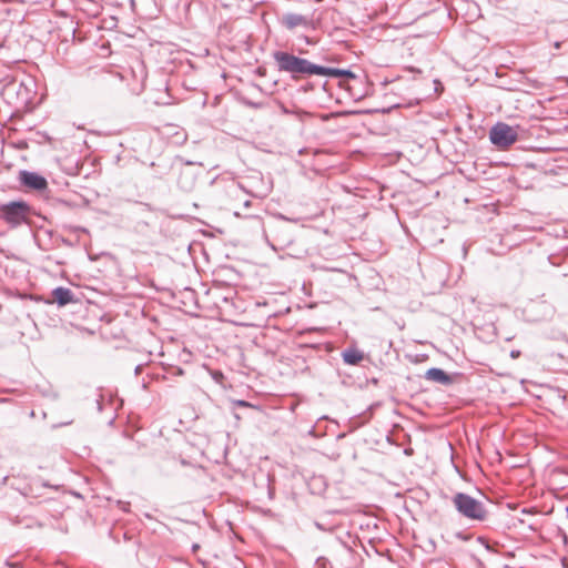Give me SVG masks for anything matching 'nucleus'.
Here are the masks:
<instances>
[{
	"mask_svg": "<svg viewBox=\"0 0 568 568\" xmlns=\"http://www.w3.org/2000/svg\"><path fill=\"white\" fill-rule=\"evenodd\" d=\"M280 72L288 73L293 80L316 75L318 64L287 51L276 50L272 53Z\"/></svg>",
	"mask_w": 568,
	"mask_h": 568,
	"instance_id": "obj_1",
	"label": "nucleus"
},
{
	"mask_svg": "<svg viewBox=\"0 0 568 568\" xmlns=\"http://www.w3.org/2000/svg\"><path fill=\"white\" fill-rule=\"evenodd\" d=\"M33 214V207L23 200H13L0 204V220L11 229H17L23 224L30 225Z\"/></svg>",
	"mask_w": 568,
	"mask_h": 568,
	"instance_id": "obj_2",
	"label": "nucleus"
},
{
	"mask_svg": "<svg viewBox=\"0 0 568 568\" xmlns=\"http://www.w3.org/2000/svg\"><path fill=\"white\" fill-rule=\"evenodd\" d=\"M453 504L458 514L469 520L484 521L487 518L488 513L485 505L466 493H456Z\"/></svg>",
	"mask_w": 568,
	"mask_h": 568,
	"instance_id": "obj_3",
	"label": "nucleus"
},
{
	"mask_svg": "<svg viewBox=\"0 0 568 568\" xmlns=\"http://www.w3.org/2000/svg\"><path fill=\"white\" fill-rule=\"evenodd\" d=\"M489 140L498 149L506 150L518 140V130L505 122H497L489 130Z\"/></svg>",
	"mask_w": 568,
	"mask_h": 568,
	"instance_id": "obj_4",
	"label": "nucleus"
},
{
	"mask_svg": "<svg viewBox=\"0 0 568 568\" xmlns=\"http://www.w3.org/2000/svg\"><path fill=\"white\" fill-rule=\"evenodd\" d=\"M20 184L31 191H44L48 189L47 179L38 172L21 170L18 178Z\"/></svg>",
	"mask_w": 568,
	"mask_h": 568,
	"instance_id": "obj_5",
	"label": "nucleus"
},
{
	"mask_svg": "<svg viewBox=\"0 0 568 568\" xmlns=\"http://www.w3.org/2000/svg\"><path fill=\"white\" fill-rule=\"evenodd\" d=\"M316 75L342 80L356 79V74L351 69H339L334 67H324L320 64L317 67Z\"/></svg>",
	"mask_w": 568,
	"mask_h": 568,
	"instance_id": "obj_6",
	"label": "nucleus"
},
{
	"mask_svg": "<svg viewBox=\"0 0 568 568\" xmlns=\"http://www.w3.org/2000/svg\"><path fill=\"white\" fill-rule=\"evenodd\" d=\"M51 297L59 307H63L68 304L78 302V298L75 297L72 290L64 286H58L53 288L51 291Z\"/></svg>",
	"mask_w": 568,
	"mask_h": 568,
	"instance_id": "obj_7",
	"label": "nucleus"
},
{
	"mask_svg": "<svg viewBox=\"0 0 568 568\" xmlns=\"http://www.w3.org/2000/svg\"><path fill=\"white\" fill-rule=\"evenodd\" d=\"M425 378L442 385L452 383V377L442 368L432 367L425 373Z\"/></svg>",
	"mask_w": 568,
	"mask_h": 568,
	"instance_id": "obj_8",
	"label": "nucleus"
},
{
	"mask_svg": "<svg viewBox=\"0 0 568 568\" xmlns=\"http://www.w3.org/2000/svg\"><path fill=\"white\" fill-rule=\"evenodd\" d=\"M283 24L292 30L298 26H307V18L298 13H286L282 20Z\"/></svg>",
	"mask_w": 568,
	"mask_h": 568,
	"instance_id": "obj_9",
	"label": "nucleus"
},
{
	"mask_svg": "<svg viewBox=\"0 0 568 568\" xmlns=\"http://www.w3.org/2000/svg\"><path fill=\"white\" fill-rule=\"evenodd\" d=\"M342 357L345 364L357 365L364 358V354L355 347H349L343 351Z\"/></svg>",
	"mask_w": 568,
	"mask_h": 568,
	"instance_id": "obj_10",
	"label": "nucleus"
},
{
	"mask_svg": "<svg viewBox=\"0 0 568 568\" xmlns=\"http://www.w3.org/2000/svg\"><path fill=\"white\" fill-rule=\"evenodd\" d=\"M118 506L124 513H129L130 511V503L129 501L119 500L118 501Z\"/></svg>",
	"mask_w": 568,
	"mask_h": 568,
	"instance_id": "obj_11",
	"label": "nucleus"
},
{
	"mask_svg": "<svg viewBox=\"0 0 568 568\" xmlns=\"http://www.w3.org/2000/svg\"><path fill=\"white\" fill-rule=\"evenodd\" d=\"M233 404L239 407H253V405L244 399L234 400Z\"/></svg>",
	"mask_w": 568,
	"mask_h": 568,
	"instance_id": "obj_12",
	"label": "nucleus"
},
{
	"mask_svg": "<svg viewBox=\"0 0 568 568\" xmlns=\"http://www.w3.org/2000/svg\"><path fill=\"white\" fill-rule=\"evenodd\" d=\"M327 562H328V560H327L325 557H318V558L316 559V565H317L320 568H325Z\"/></svg>",
	"mask_w": 568,
	"mask_h": 568,
	"instance_id": "obj_13",
	"label": "nucleus"
},
{
	"mask_svg": "<svg viewBox=\"0 0 568 568\" xmlns=\"http://www.w3.org/2000/svg\"><path fill=\"white\" fill-rule=\"evenodd\" d=\"M405 71L407 73H410L413 75V79H415L417 74L422 73V71L419 69H415V68H408V69H405Z\"/></svg>",
	"mask_w": 568,
	"mask_h": 568,
	"instance_id": "obj_14",
	"label": "nucleus"
},
{
	"mask_svg": "<svg viewBox=\"0 0 568 568\" xmlns=\"http://www.w3.org/2000/svg\"><path fill=\"white\" fill-rule=\"evenodd\" d=\"M58 205H60L62 207H72L73 206L71 202L63 200V199L58 200Z\"/></svg>",
	"mask_w": 568,
	"mask_h": 568,
	"instance_id": "obj_15",
	"label": "nucleus"
},
{
	"mask_svg": "<svg viewBox=\"0 0 568 568\" xmlns=\"http://www.w3.org/2000/svg\"><path fill=\"white\" fill-rule=\"evenodd\" d=\"M97 408L99 412L103 408V397L100 395L99 398L95 399Z\"/></svg>",
	"mask_w": 568,
	"mask_h": 568,
	"instance_id": "obj_16",
	"label": "nucleus"
},
{
	"mask_svg": "<svg viewBox=\"0 0 568 568\" xmlns=\"http://www.w3.org/2000/svg\"><path fill=\"white\" fill-rule=\"evenodd\" d=\"M478 541H479L480 544H483L487 550H489V551H491V550H493V549H491V547L489 546V544L487 542V540H486L485 538H483V537H478Z\"/></svg>",
	"mask_w": 568,
	"mask_h": 568,
	"instance_id": "obj_17",
	"label": "nucleus"
},
{
	"mask_svg": "<svg viewBox=\"0 0 568 568\" xmlns=\"http://www.w3.org/2000/svg\"><path fill=\"white\" fill-rule=\"evenodd\" d=\"M303 90H304L305 92L311 91V90H314V83H312V82H307V83L303 87Z\"/></svg>",
	"mask_w": 568,
	"mask_h": 568,
	"instance_id": "obj_18",
	"label": "nucleus"
},
{
	"mask_svg": "<svg viewBox=\"0 0 568 568\" xmlns=\"http://www.w3.org/2000/svg\"><path fill=\"white\" fill-rule=\"evenodd\" d=\"M395 427L396 425L393 424V439H392V443H393V446H396V448L400 449V445H397L396 442H395Z\"/></svg>",
	"mask_w": 568,
	"mask_h": 568,
	"instance_id": "obj_19",
	"label": "nucleus"
},
{
	"mask_svg": "<svg viewBox=\"0 0 568 568\" xmlns=\"http://www.w3.org/2000/svg\"><path fill=\"white\" fill-rule=\"evenodd\" d=\"M142 369H143V364H139L135 366L134 368V374L138 376L142 373Z\"/></svg>",
	"mask_w": 568,
	"mask_h": 568,
	"instance_id": "obj_20",
	"label": "nucleus"
},
{
	"mask_svg": "<svg viewBox=\"0 0 568 568\" xmlns=\"http://www.w3.org/2000/svg\"><path fill=\"white\" fill-rule=\"evenodd\" d=\"M277 217H278L280 220H283V221H291V222H296V221H297V220L290 219V217H287V216L283 215V214H281V213H280V214H277Z\"/></svg>",
	"mask_w": 568,
	"mask_h": 568,
	"instance_id": "obj_21",
	"label": "nucleus"
},
{
	"mask_svg": "<svg viewBox=\"0 0 568 568\" xmlns=\"http://www.w3.org/2000/svg\"><path fill=\"white\" fill-rule=\"evenodd\" d=\"M247 104H248L250 106H252V108H255V109H258V108H261V105H262L261 103H256V102H248Z\"/></svg>",
	"mask_w": 568,
	"mask_h": 568,
	"instance_id": "obj_22",
	"label": "nucleus"
},
{
	"mask_svg": "<svg viewBox=\"0 0 568 568\" xmlns=\"http://www.w3.org/2000/svg\"><path fill=\"white\" fill-rule=\"evenodd\" d=\"M519 354H520V352H519V351H511V352H510V356H511L513 358H517V357L519 356Z\"/></svg>",
	"mask_w": 568,
	"mask_h": 568,
	"instance_id": "obj_23",
	"label": "nucleus"
},
{
	"mask_svg": "<svg viewBox=\"0 0 568 568\" xmlns=\"http://www.w3.org/2000/svg\"><path fill=\"white\" fill-rule=\"evenodd\" d=\"M282 112L284 114H292L293 112L291 110H288L286 106L282 105Z\"/></svg>",
	"mask_w": 568,
	"mask_h": 568,
	"instance_id": "obj_24",
	"label": "nucleus"
},
{
	"mask_svg": "<svg viewBox=\"0 0 568 568\" xmlns=\"http://www.w3.org/2000/svg\"><path fill=\"white\" fill-rule=\"evenodd\" d=\"M402 452H403L404 455H412L413 449L412 448H404Z\"/></svg>",
	"mask_w": 568,
	"mask_h": 568,
	"instance_id": "obj_25",
	"label": "nucleus"
},
{
	"mask_svg": "<svg viewBox=\"0 0 568 568\" xmlns=\"http://www.w3.org/2000/svg\"><path fill=\"white\" fill-rule=\"evenodd\" d=\"M385 439L390 444V429L386 432Z\"/></svg>",
	"mask_w": 568,
	"mask_h": 568,
	"instance_id": "obj_26",
	"label": "nucleus"
},
{
	"mask_svg": "<svg viewBox=\"0 0 568 568\" xmlns=\"http://www.w3.org/2000/svg\"><path fill=\"white\" fill-rule=\"evenodd\" d=\"M214 379H217L219 377H223V374L221 372H215L213 375Z\"/></svg>",
	"mask_w": 568,
	"mask_h": 568,
	"instance_id": "obj_27",
	"label": "nucleus"
},
{
	"mask_svg": "<svg viewBox=\"0 0 568 568\" xmlns=\"http://www.w3.org/2000/svg\"><path fill=\"white\" fill-rule=\"evenodd\" d=\"M308 434L314 436L315 435V426H312L311 429L308 430Z\"/></svg>",
	"mask_w": 568,
	"mask_h": 568,
	"instance_id": "obj_28",
	"label": "nucleus"
},
{
	"mask_svg": "<svg viewBox=\"0 0 568 568\" xmlns=\"http://www.w3.org/2000/svg\"><path fill=\"white\" fill-rule=\"evenodd\" d=\"M554 47H555V49H559V48L561 47V42L556 41V42L554 43Z\"/></svg>",
	"mask_w": 568,
	"mask_h": 568,
	"instance_id": "obj_29",
	"label": "nucleus"
},
{
	"mask_svg": "<svg viewBox=\"0 0 568 568\" xmlns=\"http://www.w3.org/2000/svg\"><path fill=\"white\" fill-rule=\"evenodd\" d=\"M382 112H384V113H389V112H390V106H388V108H384V109L382 110Z\"/></svg>",
	"mask_w": 568,
	"mask_h": 568,
	"instance_id": "obj_30",
	"label": "nucleus"
},
{
	"mask_svg": "<svg viewBox=\"0 0 568 568\" xmlns=\"http://www.w3.org/2000/svg\"><path fill=\"white\" fill-rule=\"evenodd\" d=\"M199 548H200V546H199L197 544H194V545L192 546V550H193V551H196Z\"/></svg>",
	"mask_w": 568,
	"mask_h": 568,
	"instance_id": "obj_31",
	"label": "nucleus"
},
{
	"mask_svg": "<svg viewBox=\"0 0 568 568\" xmlns=\"http://www.w3.org/2000/svg\"><path fill=\"white\" fill-rule=\"evenodd\" d=\"M385 554L387 555V558L390 559V550L388 548L385 549Z\"/></svg>",
	"mask_w": 568,
	"mask_h": 568,
	"instance_id": "obj_32",
	"label": "nucleus"
},
{
	"mask_svg": "<svg viewBox=\"0 0 568 568\" xmlns=\"http://www.w3.org/2000/svg\"><path fill=\"white\" fill-rule=\"evenodd\" d=\"M245 207H248L251 205V201L246 200L243 204Z\"/></svg>",
	"mask_w": 568,
	"mask_h": 568,
	"instance_id": "obj_33",
	"label": "nucleus"
},
{
	"mask_svg": "<svg viewBox=\"0 0 568 568\" xmlns=\"http://www.w3.org/2000/svg\"><path fill=\"white\" fill-rule=\"evenodd\" d=\"M29 416H30L31 418L36 417V412H34V410H31V412L29 413Z\"/></svg>",
	"mask_w": 568,
	"mask_h": 568,
	"instance_id": "obj_34",
	"label": "nucleus"
},
{
	"mask_svg": "<svg viewBox=\"0 0 568 568\" xmlns=\"http://www.w3.org/2000/svg\"><path fill=\"white\" fill-rule=\"evenodd\" d=\"M144 517L148 518V519H152L153 518L149 513H145Z\"/></svg>",
	"mask_w": 568,
	"mask_h": 568,
	"instance_id": "obj_35",
	"label": "nucleus"
},
{
	"mask_svg": "<svg viewBox=\"0 0 568 568\" xmlns=\"http://www.w3.org/2000/svg\"><path fill=\"white\" fill-rule=\"evenodd\" d=\"M70 423H63V424H60V426H63V425H69ZM59 427V425H53V428H57Z\"/></svg>",
	"mask_w": 568,
	"mask_h": 568,
	"instance_id": "obj_36",
	"label": "nucleus"
},
{
	"mask_svg": "<svg viewBox=\"0 0 568 568\" xmlns=\"http://www.w3.org/2000/svg\"><path fill=\"white\" fill-rule=\"evenodd\" d=\"M402 78H403V75H397L396 78H393V82L396 81V80H399Z\"/></svg>",
	"mask_w": 568,
	"mask_h": 568,
	"instance_id": "obj_37",
	"label": "nucleus"
},
{
	"mask_svg": "<svg viewBox=\"0 0 568 568\" xmlns=\"http://www.w3.org/2000/svg\"><path fill=\"white\" fill-rule=\"evenodd\" d=\"M399 106V103H393L392 104V108L395 109V108H398Z\"/></svg>",
	"mask_w": 568,
	"mask_h": 568,
	"instance_id": "obj_38",
	"label": "nucleus"
},
{
	"mask_svg": "<svg viewBox=\"0 0 568 568\" xmlns=\"http://www.w3.org/2000/svg\"><path fill=\"white\" fill-rule=\"evenodd\" d=\"M41 417H42V418H45V417H47V413H45V412H42Z\"/></svg>",
	"mask_w": 568,
	"mask_h": 568,
	"instance_id": "obj_39",
	"label": "nucleus"
}]
</instances>
